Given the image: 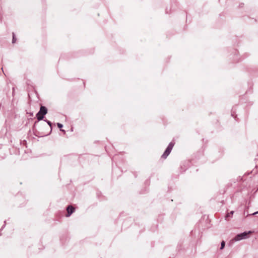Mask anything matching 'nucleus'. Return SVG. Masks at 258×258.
<instances>
[{"instance_id":"1","label":"nucleus","mask_w":258,"mask_h":258,"mask_svg":"<svg viewBox=\"0 0 258 258\" xmlns=\"http://www.w3.org/2000/svg\"><path fill=\"white\" fill-rule=\"evenodd\" d=\"M47 113V109L45 106H41L39 111L37 113L36 116L38 120H41L44 118V116Z\"/></svg>"},{"instance_id":"2","label":"nucleus","mask_w":258,"mask_h":258,"mask_svg":"<svg viewBox=\"0 0 258 258\" xmlns=\"http://www.w3.org/2000/svg\"><path fill=\"white\" fill-rule=\"evenodd\" d=\"M173 146H174V144L172 143H170L169 144L166 150H165L164 154L162 156V158L165 159L169 155Z\"/></svg>"},{"instance_id":"3","label":"nucleus","mask_w":258,"mask_h":258,"mask_svg":"<svg viewBox=\"0 0 258 258\" xmlns=\"http://www.w3.org/2000/svg\"><path fill=\"white\" fill-rule=\"evenodd\" d=\"M67 214L66 217H69L74 212L75 208L72 206H69L67 209Z\"/></svg>"},{"instance_id":"4","label":"nucleus","mask_w":258,"mask_h":258,"mask_svg":"<svg viewBox=\"0 0 258 258\" xmlns=\"http://www.w3.org/2000/svg\"><path fill=\"white\" fill-rule=\"evenodd\" d=\"M247 234V233H246V232H244L243 233H241V234H238L234 238V240H236V241H237V240H240L241 239L244 238L246 236Z\"/></svg>"},{"instance_id":"5","label":"nucleus","mask_w":258,"mask_h":258,"mask_svg":"<svg viewBox=\"0 0 258 258\" xmlns=\"http://www.w3.org/2000/svg\"><path fill=\"white\" fill-rule=\"evenodd\" d=\"M57 125L58 127L60 129V131L65 133V131L64 130L61 129L62 127V124H61L60 123H57Z\"/></svg>"},{"instance_id":"6","label":"nucleus","mask_w":258,"mask_h":258,"mask_svg":"<svg viewBox=\"0 0 258 258\" xmlns=\"http://www.w3.org/2000/svg\"><path fill=\"white\" fill-rule=\"evenodd\" d=\"M16 41V39L15 37V34L14 33H13V40H12V42L13 43H15Z\"/></svg>"},{"instance_id":"7","label":"nucleus","mask_w":258,"mask_h":258,"mask_svg":"<svg viewBox=\"0 0 258 258\" xmlns=\"http://www.w3.org/2000/svg\"><path fill=\"white\" fill-rule=\"evenodd\" d=\"M225 246V242L224 241H222L221 242V249H223Z\"/></svg>"},{"instance_id":"8","label":"nucleus","mask_w":258,"mask_h":258,"mask_svg":"<svg viewBox=\"0 0 258 258\" xmlns=\"http://www.w3.org/2000/svg\"><path fill=\"white\" fill-rule=\"evenodd\" d=\"M233 211H231V212H230V213H228V214H227V217H229V216H230V215H232V214H233Z\"/></svg>"},{"instance_id":"9","label":"nucleus","mask_w":258,"mask_h":258,"mask_svg":"<svg viewBox=\"0 0 258 258\" xmlns=\"http://www.w3.org/2000/svg\"><path fill=\"white\" fill-rule=\"evenodd\" d=\"M233 211H231V212H230V213H228V214H227V217H229V216H230V215H232V214H233Z\"/></svg>"},{"instance_id":"10","label":"nucleus","mask_w":258,"mask_h":258,"mask_svg":"<svg viewBox=\"0 0 258 258\" xmlns=\"http://www.w3.org/2000/svg\"><path fill=\"white\" fill-rule=\"evenodd\" d=\"M233 211H231V212H230V213H228V214H227V217H229V216H230V215H232V214H233Z\"/></svg>"},{"instance_id":"11","label":"nucleus","mask_w":258,"mask_h":258,"mask_svg":"<svg viewBox=\"0 0 258 258\" xmlns=\"http://www.w3.org/2000/svg\"><path fill=\"white\" fill-rule=\"evenodd\" d=\"M258 214V212L254 213L253 214Z\"/></svg>"},{"instance_id":"12","label":"nucleus","mask_w":258,"mask_h":258,"mask_svg":"<svg viewBox=\"0 0 258 258\" xmlns=\"http://www.w3.org/2000/svg\"><path fill=\"white\" fill-rule=\"evenodd\" d=\"M48 123L49 124H50V122L49 121H48Z\"/></svg>"}]
</instances>
